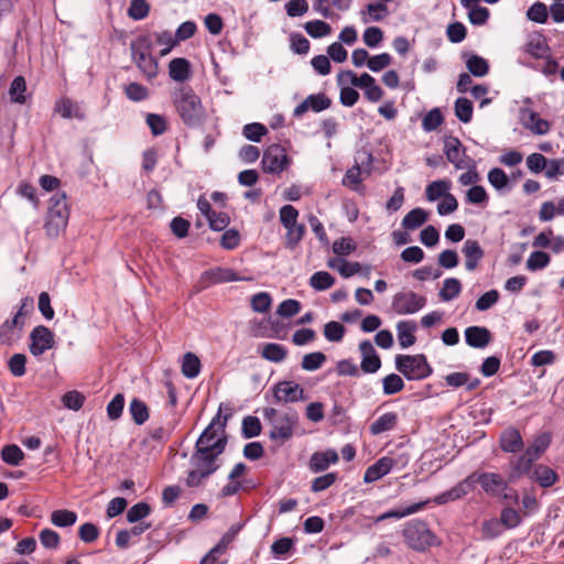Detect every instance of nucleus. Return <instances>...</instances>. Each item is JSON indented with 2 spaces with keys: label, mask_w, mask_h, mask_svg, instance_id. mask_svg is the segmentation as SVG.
I'll return each mask as SVG.
<instances>
[{
  "label": "nucleus",
  "mask_w": 564,
  "mask_h": 564,
  "mask_svg": "<svg viewBox=\"0 0 564 564\" xmlns=\"http://www.w3.org/2000/svg\"><path fill=\"white\" fill-rule=\"evenodd\" d=\"M223 453L221 446L217 445L214 447V451L209 448H195L189 459L193 469L187 473L185 478L186 486L188 488L202 486L205 479L218 470L219 464L217 458Z\"/></svg>",
  "instance_id": "nucleus-1"
},
{
  "label": "nucleus",
  "mask_w": 564,
  "mask_h": 564,
  "mask_svg": "<svg viewBox=\"0 0 564 564\" xmlns=\"http://www.w3.org/2000/svg\"><path fill=\"white\" fill-rule=\"evenodd\" d=\"M173 105L183 123L189 128L202 124L205 119V109L200 98L191 86H182L172 93Z\"/></svg>",
  "instance_id": "nucleus-2"
},
{
  "label": "nucleus",
  "mask_w": 564,
  "mask_h": 564,
  "mask_svg": "<svg viewBox=\"0 0 564 564\" xmlns=\"http://www.w3.org/2000/svg\"><path fill=\"white\" fill-rule=\"evenodd\" d=\"M231 415V409L225 403H220L216 415L197 438L195 448H209L214 451V447L217 445L221 446V452H225L228 443L226 426Z\"/></svg>",
  "instance_id": "nucleus-3"
},
{
  "label": "nucleus",
  "mask_w": 564,
  "mask_h": 564,
  "mask_svg": "<svg viewBox=\"0 0 564 564\" xmlns=\"http://www.w3.org/2000/svg\"><path fill=\"white\" fill-rule=\"evenodd\" d=\"M395 369L408 380H423L433 372L427 358L423 354L419 355H397Z\"/></svg>",
  "instance_id": "nucleus-4"
},
{
  "label": "nucleus",
  "mask_w": 564,
  "mask_h": 564,
  "mask_svg": "<svg viewBox=\"0 0 564 564\" xmlns=\"http://www.w3.org/2000/svg\"><path fill=\"white\" fill-rule=\"evenodd\" d=\"M347 80L352 86L364 89L366 98L371 102H377L383 97L382 88L368 73L357 76L352 70H343L337 75L338 85H343Z\"/></svg>",
  "instance_id": "nucleus-5"
},
{
  "label": "nucleus",
  "mask_w": 564,
  "mask_h": 564,
  "mask_svg": "<svg viewBox=\"0 0 564 564\" xmlns=\"http://www.w3.org/2000/svg\"><path fill=\"white\" fill-rule=\"evenodd\" d=\"M403 536L408 545L415 551H424L434 543V534L426 522L413 520L403 529Z\"/></svg>",
  "instance_id": "nucleus-6"
},
{
  "label": "nucleus",
  "mask_w": 564,
  "mask_h": 564,
  "mask_svg": "<svg viewBox=\"0 0 564 564\" xmlns=\"http://www.w3.org/2000/svg\"><path fill=\"white\" fill-rule=\"evenodd\" d=\"M290 164L285 149L280 144H271L263 152L261 160L262 170L269 174H280Z\"/></svg>",
  "instance_id": "nucleus-7"
},
{
  "label": "nucleus",
  "mask_w": 564,
  "mask_h": 564,
  "mask_svg": "<svg viewBox=\"0 0 564 564\" xmlns=\"http://www.w3.org/2000/svg\"><path fill=\"white\" fill-rule=\"evenodd\" d=\"M426 305V299L413 291L398 292L392 297L391 307L399 315H411Z\"/></svg>",
  "instance_id": "nucleus-8"
},
{
  "label": "nucleus",
  "mask_w": 564,
  "mask_h": 564,
  "mask_svg": "<svg viewBox=\"0 0 564 564\" xmlns=\"http://www.w3.org/2000/svg\"><path fill=\"white\" fill-rule=\"evenodd\" d=\"M299 422V414L294 410H289L274 419L272 429L269 432V437L272 441L286 442L292 438L294 427Z\"/></svg>",
  "instance_id": "nucleus-9"
},
{
  "label": "nucleus",
  "mask_w": 564,
  "mask_h": 564,
  "mask_svg": "<svg viewBox=\"0 0 564 564\" xmlns=\"http://www.w3.org/2000/svg\"><path fill=\"white\" fill-rule=\"evenodd\" d=\"M54 344V334L48 327L39 325L31 330L29 349L33 356L43 355L46 350L53 348Z\"/></svg>",
  "instance_id": "nucleus-10"
},
{
  "label": "nucleus",
  "mask_w": 564,
  "mask_h": 564,
  "mask_svg": "<svg viewBox=\"0 0 564 564\" xmlns=\"http://www.w3.org/2000/svg\"><path fill=\"white\" fill-rule=\"evenodd\" d=\"M467 477H473V489L475 488V485L479 482L484 491L490 496H500L508 489L507 481L496 473H473Z\"/></svg>",
  "instance_id": "nucleus-11"
},
{
  "label": "nucleus",
  "mask_w": 564,
  "mask_h": 564,
  "mask_svg": "<svg viewBox=\"0 0 564 564\" xmlns=\"http://www.w3.org/2000/svg\"><path fill=\"white\" fill-rule=\"evenodd\" d=\"M272 392L275 403H292L305 399L303 388L294 381H280L273 386Z\"/></svg>",
  "instance_id": "nucleus-12"
},
{
  "label": "nucleus",
  "mask_w": 564,
  "mask_h": 564,
  "mask_svg": "<svg viewBox=\"0 0 564 564\" xmlns=\"http://www.w3.org/2000/svg\"><path fill=\"white\" fill-rule=\"evenodd\" d=\"M361 355L360 369L365 373H376L381 368V359L370 340L365 339L359 344Z\"/></svg>",
  "instance_id": "nucleus-13"
},
{
  "label": "nucleus",
  "mask_w": 564,
  "mask_h": 564,
  "mask_svg": "<svg viewBox=\"0 0 564 564\" xmlns=\"http://www.w3.org/2000/svg\"><path fill=\"white\" fill-rule=\"evenodd\" d=\"M330 105L332 100L325 94H312L294 108L293 116L302 117L308 110L321 112L328 109Z\"/></svg>",
  "instance_id": "nucleus-14"
},
{
  "label": "nucleus",
  "mask_w": 564,
  "mask_h": 564,
  "mask_svg": "<svg viewBox=\"0 0 564 564\" xmlns=\"http://www.w3.org/2000/svg\"><path fill=\"white\" fill-rule=\"evenodd\" d=\"M473 477H466L451 489L435 496L433 502L436 505H445L463 498L473 491Z\"/></svg>",
  "instance_id": "nucleus-15"
},
{
  "label": "nucleus",
  "mask_w": 564,
  "mask_h": 564,
  "mask_svg": "<svg viewBox=\"0 0 564 564\" xmlns=\"http://www.w3.org/2000/svg\"><path fill=\"white\" fill-rule=\"evenodd\" d=\"M397 464L398 460L389 456L379 458L375 464L366 469L364 481L370 484L379 480L383 476L388 475Z\"/></svg>",
  "instance_id": "nucleus-16"
},
{
  "label": "nucleus",
  "mask_w": 564,
  "mask_h": 564,
  "mask_svg": "<svg viewBox=\"0 0 564 564\" xmlns=\"http://www.w3.org/2000/svg\"><path fill=\"white\" fill-rule=\"evenodd\" d=\"M466 150L463 148L462 142L456 137H447L444 140V153L448 162H451L457 170H463L468 165L463 160Z\"/></svg>",
  "instance_id": "nucleus-17"
},
{
  "label": "nucleus",
  "mask_w": 564,
  "mask_h": 564,
  "mask_svg": "<svg viewBox=\"0 0 564 564\" xmlns=\"http://www.w3.org/2000/svg\"><path fill=\"white\" fill-rule=\"evenodd\" d=\"M339 457L335 449L328 448L322 452H314L308 460V469L312 473H322L329 468L330 465L336 464Z\"/></svg>",
  "instance_id": "nucleus-18"
},
{
  "label": "nucleus",
  "mask_w": 564,
  "mask_h": 564,
  "mask_svg": "<svg viewBox=\"0 0 564 564\" xmlns=\"http://www.w3.org/2000/svg\"><path fill=\"white\" fill-rule=\"evenodd\" d=\"M464 335L466 344L477 349L486 348L492 339L491 332L485 326H469Z\"/></svg>",
  "instance_id": "nucleus-19"
},
{
  "label": "nucleus",
  "mask_w": 564,
  "mask_h": 564,
  "mask_svg": "<svg viewBox=\"0 0 564 564\" xmlns=\"http://www.w3.org/2000/svg\"><path fill=\"white\" fill-rule=\"evenodd\" d=\"M500 448L506 453H519L523 449V441L520 432L516 427H508L500 434Z\"/></svg>",
  "instance_id": "nucleus-20"
},
{
  "label": "nucleus",
  "mask_w": 564,
  "mask_h": 564,
  "mask_svg": "<svg viewBox=\"0 0 564 564\" xmlns=\"http://www.w3.org/2000/svg\"><path fill=\"white\" fill-rule=\"evenodd\" d=\"M25 322H19L17 317L8 318L0 325V344L11 346L20 337Z\"/></svg>",
  "instance_id": "nucleus-21"
},
{
  "label": "nucleus",
  "mask_w": 564,
  "mask_h": 564,
  "mask_svg": "<svg viewBox=\"0 0 564 564\" xmlns=\"http://www.w3.org/2000/svg\"><path fill=\"white\" fill-rule=\"evenodd\" d=\"M463 253L465 256V268L467 271H474L478 267L480 260L484 258V250L479 242L474 239H467L463 246Z\"/></svg>",
  "instance_id": "nucleus-22"
},
{
  "label": "nucleus",
  "mask_w": 564,
  "mask_h": 564,
  "mask_svg": "<svg viewBox=\"0 0 564 564\" xmlns=\"http://www.w3.org/2000/svg\"><path fill=\"white\" fill-rule=\"evenodd\" d=\"M523 51L532 57L540 59L547 57L551 48L547 45L546 39L542 34L535 33L528 39Z\"/></svg>",
  "instance_id": "nucleus-23"
},
{
  "label": "nucleus",
  "mask_w": 564,
  "mask_h": 564,
  "mask_svg": "<svg viewBox=\"0 0 564 564\" xmlns=\"http://www.w3.org/2000/svg\"><path fill=\"white\" fill-rule=\"evenodd\" d=\"M55 111L58 112L64 119L84 120L86 118L85 111L80 105L68 97H63L55 104Z\"/></svg>",
  "instance_id": "nucleus-24"
},
{
  "label": "nucleus",
  "mask_w": 564,
  "mask_h": 564,
  "mask_svg": "<svg viewBox=\"0 0 564 564\" xmlns=\"http://www.w3.org/2000/svg\"><path fill=\"white\" fill-rule=\"evenodd\" d=\"M202 280L204 282H207L208 284H218V283L239 281L240 278L231 269L216 267V268L205 271L202 274Z\"/></svg>",
  "instance_id": "nucleus-25"
},
{
  "label": "nucleus",
  "mask_w": 564,
  "mask_h": 564,
  "mask_svg": "<svg viewBox=\"0 0 564 564\" xmlns=\"http://www.w3.org/2000/svg\"><path fill=\"white\" fill-rule=\"evenodd\" d=\"M132 61L148 80H152L158 76L159 63L152 53H141L139 56L132 57Z\"/></svg>",
  "instance_id": "nucleus-26"
},
{
  "label": "nucleus",
  "mask_w": 564,
  "mask_h": 564,
  "mask_svg": "<svg viewBox=\"0 0 564 564\" xmlns=\"http://www.w3.org/2000/svg\"><path fill=\"white\" fill-rule=\"evenodd\" d=\"M398 421L399 417L395 412H386L370 424V434L380 435L384 432L392 431L395 429Z\"/></svg>",
  "instance_id": "nucleus-27"
},
{
  "label": "nucleus",
  "mask_w": 564,
  "mask_h": 564,
  "mask_svg": "<svg viewBox=\"0 0 564 564\" xmlns=\"http://www.w3.org/2000/svg\"><path fill=\"white\" fill-rule=\"evenodd\" d=\"M416 330V324L414 321H400L397 324L398 339L402 348H408L414 345L416 338L414 332Z\"/></svg>",
  "instance_id": "nucleus-28"
},
{
  "label": "nucleus",
  "mask_w": 564,
  "mask_h": 564,
  "mask_svg": "<svg viewBox=\"0 0 564 564\" xmlns=\"http://www.w3.org/2000/svg\"><path fill=\"white\" fill-rule=\"evenodd\" d=\"M47 214L53 217H62L63 220L68 221L69 212L64 192H57L51 197Z\"/></svg>",
  "instance_id": "nucleus-29"
},
{
  "label": "nucleus",
  "mask_w": 564,
  "mask_h": 564,
  "mask_svg": "<svg viewBox=\"0 0 564 564\" xmlns=\"http://www.w3.org/2000/svg\"><path fill=\"white\" fill-rule=\"evenodd\" d=\"M169 74L175 82H185L191 74L189 62L182 57L173 58L169 64Z\"/></svg>",
  "instance_id": "nucleus-30"
},
{
  "label": "nucleus",
  "mask_w": 564,
  "mask_h": 564,
  "mask_svg": "<svg viewBox=\"0 0 564 564\" xmlns=\"http://www.w3.org/2000/svg\"><path fill=\"white\" fill-rule=\"evenodd\" d=\"M533 459L528 456L524 452L521 456H519L514 462L511 463V470L509 474V481L514 482L519 480L523 475L531 470Z\"/></svg>",
  "instance_id": "nucleus-31"
},
{
  "label": "nucleus",
  "mask_w": 564,
  "mask_h": 564,
  "mask_svg": "<svg viewBox=\"0 0 564 564\" xmlns=\"http://www.w3.org/2000/svg\"><path fill=\"white\" fill-rule=\"evenodd\" d=\"M429 219V214L421 207L411 209L402 219V227L406 230H415Z\"/></svg>",
  "instance_id": "nucleus-32"
},
{
  "label": "nucleus",
  "mask_w": 564,
  "mask_h": 564,
  "mask_svg": "<svg viewBox=\"0 0 564 564\" xmlns=\"http://www.w3.org/2000/svg\"><path fill=\"white\" fill-rule=\"evenodd\" d=\"M532 477L543 488L551 487L558 479L554 469L542 464L534 467Z\"/></svg>",
  "instance_id": "nucleus-33"
},
{
  "label": "nucleus",
  "mask_w": 564,
  "mask_h": 564,
  "mask_svg": "<svg viewBox=\"0 0 564 564\" xmlns=\"http://www.w3.org/2000/svg\"><path fill=\"white\" fill-rule=\"evenodd\" d=\"M200 370L202 364L199 358L194 352H186L181 364L182 375L187 379H194L198 377Z\"/></svg>",
  "instance_id": "nucleus-34"
},
{
  "label": "nucleus",
  "mask_w": 564,
  "mask_h": 564,
  "mask_svg": "<svg viewBox=\"0 0 564 564\" xmlns=\"http://www.w3.org/2000/svg\"><path fill=\"white\" fill-rule=\"evenodd\" d=\"M261 356L272 362H281L288 356V349L276 343H267L262 346Z\"/></svg>",
  "instance_id": "nucleus-35"
},
{
  "label": "nucleus",
  "mask_w": 564,
  "mask_h": 564,
  "mask_svg": "<svg viewBox=\"0 0 564 564\" xmlns=\"http://www.w3.org/2000/svg\"><path fill=\"white\" fill-rule=\"evenodd\" d=\"M129 413L137 425H142L149 419V408L144 401L133 398L129 404Z\"/></svg>",
  "instance_id": "nucleus-36"
},
{
  "label": "nucleus",
  "mask_w": 564,
  "mask_h": 564,
  "mask_svg": "<svg viewBox=\"0 0 564 564\" xmlns=\"http://www.w3.org/2000/svg\"><path fill=\"white\" fill-rule=\"evenodd\" d=\"M26 82L23 76H17L9 88V97L11 102L23 105L26 101Z\"/></svg>",
  "instance_id": "nucleus-37"
},
{
  "label": "nucleus",
  "mask_w": 564,
  "mask_h": 564,
  "mask_svg": "<svg viewBox=\"0 0 564 564\" xmlns=\"http://www.w3.org/2000/svg\"><path fill=\"white\" fill-rule=\"evenodd\" d=\"M451 182L447 180H437L430 183L425 188V195L427 200L434 202L445 195L449 194Z\"/></svg>",
  "instance_id": "nucleus-38"
},
{
  "label": "nucleus",
  "mask_w": 564,
  "mask_h": 564,
  "mask_svg": "<svg viewBox=\"0 0 564 564\" xmlns=\"http://www.w3.org/2000/svg\"><path fill=\"white\" fill-rule=\"evenodd\" d=\"M286 229L285 234V247L288 249L293 250L302 240L305 234V226L303 224H299L297 221L292 225H288L284 227Z\"/></svg>",
  "instance_id": "nucleus-39"
},
{
  "label": "nucleus",
  "mask_w": 564,
  "mask_h": 564,
  "mask_svg": "<svg viewBox=\"0 0 564 564\" xmlns=\"http://www.w3.org/2000/svg\"><path fill=\"white\" fill-rule=\"evenodd\" d=\"M466 67L468 72L476 77H484L489 72L488 62L484 57L476 54H470L466 58Z\"/></svg>",
  "instance_id": "nucleus-40"
},
{
  "label": "nucleus",
  "mask_w": 564,
  "mask_h": 564,
  "mask_svg": "<svg viewBox=\"0 0 564 564\" xmlns=\"http://www.w3.org/2000/svg\"><path fill=\"white\" fill-rule=\"evenodd\" d=\"M462 292V283L456 278H447L443 282V286L440 290V297L445 301H452L456 299Z\"/></svg>",
  "instance_id": "nucleus-41"
},
{
  "label": "nucleus",
  "mask_w": 564,
  "mask_h": 564,
  "mask_svg": "<svg viewBox=\"0 0 564 564\" xmlns=\"http://www.w3.org/2000/svg\"><path fill=\"white\" fill-rule=\"evenodd\" d=\"M145 123L153 137L162 135L167 130L166 118L162 115L152 112L145 113Z\"/></svg>",
  "instance_id": "nucleus-42"
},
{
  "label": "nucleus",
  "mask_w": 564,
  "mask_h": 564,
  "mask_svg": "<svg viewBox=\"0 0 564 564\" xmlns=\"http://www.w3.org/2000/svg\"><path fill=\"white\" fill-rule=\"evenodd\" d=\"M455 116L464 123H468L473 118V102L465 97H459L454 105Z\"/></svg>",
  "instance_id": "nucleus-43"
},
{
  "label": "nucleus",
  "mask_w": 564,
  "mask_h": 564,
  "mask_svg": "<svg viewBox=\"0 0 564 564\" xmlns=\"http://www.w3.org/2000/svg\"><path fill=\"white\" fill-rule=\"evenodd\" d=\"M77 514L74 511L58 509L52 512L51 522L58 528H67L75 524Z\"/></svg>",
  "instance_id": "nucleus-44"
},
{
  "label": "nucleus",
  "mask_w": 564,
  "mask_h": 564,
  "mask_svg": "<svg viewBox=\"0 0 564 564\" xmlns=\"http://www.w3.org/2000/svg\"><path fill=\"white\" fill-rule=\"evenodd\" d=\"M334 283L335 278L327 271H317L310 278V285L316 291H325Z\"/></svg>",
  "instance_id": "nucleus-45"
},
{
  "label": "nucleus",
  "mask_w": 564,
  "mask_h": 564,
  "mask_svg": "<svg viewBox=\"0 0 564 564\" xmlns=\"http://www.w3.org/2000/svg\"><path fill=\"white\" fill-rule=\"evenodd\" d=\"M153 47L152 39L148 34L137 36L130 43L131 57L142 54H150Z\"/></svg>",
  "instance_id": "nucleus-46"
},
{
  "label": "nucleus",
  "mask_w": 564,
  "mask_h": 564,
  "mask_svg": "<svg viewBox=\"0 0 564 564\" xmlns=\"http://www.w3.org/2000/svg\"><path fill=\"white\" fill-rule=\"evenodd\" d=\"M24 458L22 449L15 445H6L1 449V459L11 466H19Z\"/></svg>",
  "instance_id": "nucleus-47"
},
{
  "label": "nucleus",
  "mask_w": 564,
  "mask_h": 564,
  "mask_svg": "<svg viewBox=\"0 0 564 564\" xmlns=\"http://www.w3.org/2000/svg\"><path fill=\"white\" fill-rule=\"evenodd\" d=\"M551 262V257L545 252L541 250H536L531 252L527 260V269L529 271H539L544 268H546Z\"/></svg>",
  "instance_id": "nucleus-48"
},
{
  "label": "nucleus",
  "mask_w": 564,
  "mask_h": 564,
  "mask_svg": "<svg viewBox=\"0 0 564 564\" xmlns=\"http://www.w3.org/2000/svg\"><path fill=\"white\" fill-rule=\"evenodd\" d=\"M261 433V422L259 417L253 415H247L242 420L241 434L243 438H252Z\"/></svg>",
  "instance_id": "nucleus-49"
},
{
  "label": "nucleus",
  "mask_w": 564,
  "mask_h": 564,
  "mask_svg": "<svg viewBox=\"0 0 564 564\" xmlns=\"http://www.w3.org/2000/svg\"><path fill=\"white\" fill-rule=\"evenodd\" d=\"M304 29L313 39L326 36L332 32L330 25L322 20L308 21L305 23Z\"/></svg>",
  "instance_id": "nucleus-50"
},
{
  "label": "nucleus",
  "mask_w": 564,
  "mask_h": 564,
  "mask_svg": "<svg viewBox=\"0 0 564 564\" xmlns=\"http://www.w3.org/2000/svg\"><path fill=\"white\" fill-rule=\"evenodd\" d=\"M404 388L403 379L397 373H390L382 379V390L384 395H392Z\"/></svg>",
  "instance_id": "nucleus-51"
},
{
  "label": "nucleus",
  "mask_w": 564,
  "mask_h": 564,
  "mask_svg": "<svg viewBox=\"0 0 564 564\" xmlns=\"http://www.w3.org/2000/svg\"><path fill=\"white\" fill-rule=\"evenodd\" d=\"M444 121L443 113L440 108L431 109L422 120V128L425 132L436 130Z\"/></svg>",
  "instance_id": "nucleus-52"
},
{
  "label": "nucleus",
  "mask_w": 564,
  "mask_h": 564,
  "mask_svg": "<svg viewBox=\"0 0 564 564\" xmlns=\"http://www.w3.org/2000/svg\"><path fill=\"white\" fill-rule=\"evenodd\" d=\"M345 326L336 321L328 322L324 325V336L330 343H339L345 336Z\"/></svg>",
  "instance_id": "nucleus-53"
},
{
  "label": "nucleus",
  "mask_w": 564,
  "mask_h": 564,
  "mask_svg": "<svg viewBox=\"0 0 564 564\" xmlns=\"http://www.w3.org/2000/svg\"><path fill=\"white\" fill-rule=\"evenodd\" d=\"M151 506L144 501L133 505L127 512V521L129 523H137L151 513Z\"/></svg>",
  "instance_id": "nucleus-54"
},
{
  "label": "nucleus",
  "mask_w": 564,
  "mask_h": 564,
  "mask_svg": "<svg viewBox=\"0 0 564 564\" xmlns=\"http://www.w3.org/2000/svg\"><path fill=\"white\" fill-rule=\"evenodd\" d=\"M326 361V355L322 351L306 354L301 362V367L306 371L319 369Z\"/></svg>",
  "instance_id": "nucleus-55"
},
{
  "label": "nucleus",
  "mask_w": 564,
  "mask_h": 564,
  "mask_svg": "<svg viewBox=\"0 0 564 564\" xmlns=\"http://www.w3.org/2000/svg\"><path fill=\"white\" fill-rule=\"evenodd\" d=\"M503 525L498 519H489L484 521L481 525V539L494 540L500 536L503 532Z\"/></svg>",
  "instance_id": "nucleus-56"
},
{
  "label": "nucleus",
  "mask_w": 564,
  "mask_h": 564,
  "mask_svg": "<svg viewBox=\"0 0 564 564\" xmlns=\"http://www.w3.org/2000/svg\"><path fill=\"white\" fill-rule=\"evenodd\" d=\"M124 94L129 100L135 101V102L143 101V100L148 99L150 96L149 89L145 86H143L139 83H134V82L128 84L124 87Z\"/></svg>",
  "instance_id": "nucleus-57"
},
{
  "label": "nucleus",
  "mask_w": 564,
  "mask_h": 564,
  "mask_svg": "<svg viewBox=\"0 0 564 564\" xmlns=\"http://www.w3.org/2000/svg\"><path fill=\"white\" fill-rule=\"evenodd\" d=\"M67 223L68 221L63 220L62 217H53L47 214L46 220L44 224V229L46 231V235L51 238L58 237L59 234L65 230Z\"/></svg>",
  "instance_id": "nucleus-58"
},
{
  "label": "nucleus",
  "mask_w": 564,
  "mask_h": 564,
  "mask_svg": "<svg viewBox=\"0 0 564 564\" xmlns=\"http://www.w3.org/2000/svg\"><path fill=\"white\" fill-rule=\"evenodd\" d=\"M150 12V6L147 0H132L128 8V17L134 21L143 20Z\"/></svg>",
  "instance_id": "nucleus-59"
},
{
  "label": "nucleus",
  "mask_w": 564,
  "mask_h": 564,
  "mask_svg": "<svg viewBox=\"0 0 564 564\" xmlns=\"http://www.w3.org/2000/svg\"><path fill=\"white\" fill-rule=\"evenodd\" d=\"M527 128H529L534 134L544 135L550 130V123L547 120L542 119L535 111H530Z\"/></svg>",
  "instance_id": "nucleus-60"
},
{
  "label": "nucleus",
  "mask_w": 564,
  "mask_h": 564,
  "mask_svg": "<svg viewBox=\"0 0 564 564\" xmlns=\"http://www.w3.org/2000/svg\"><path fill=\"white\" fill-rule=\"evenodd\" d=\"M84 402L85 395L77 390L68 391L62 397V403L68 410L78 411L83 408Z\"/></svg>",
  "instance_id": "nucleus-61"
},
{
  "label": "nucleus",
  "mask_w": 564,
  "mask_h": 564,
  "mask_svg": "<svg viewBox=\"0 0 564 564\" xmlns=\"http://www.w3.org/2000/svg\"><path fill=\"white\" fill-rule=\"evenodd\" d=\"M267 133V127L259 122L248 123L242 129L243 137L252 142H260Z\"/></svg>",
  "instance_id": "nucleus-62"
},
{
  "label": "nucleus",
  "mask_w": 564,
  "mask_h": 564,
  "mask_svg": "<svg viewBox=\"0 0 564 564\" xmlns=\"http://www.w3.org/2000/svg\"><path fill=\"white\" fill-rule=\"evenodd\" d=\"M338 479L337 473H327L313 479L311 490L313 492H321L333 486Z\"/></svg>",
  "instance_id": "nucleus-63"
},
{
  "label": "nucleus",
  "mask_w": 564,
  "mask_h": 564,
  "mask_svg": "<svg viewBox=\"0 0 564 564\" xmlns=\"http://www.w3.org/2000/svg\"><path fill=\"white\" fill-rule=\"evenodd\" d=\"M26 356L23 354H14L8 360L9 371L13 377H22L25 375Z\"/></svg>",
  "instance_id": "nucleus-64"
}]
</instances>
